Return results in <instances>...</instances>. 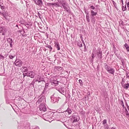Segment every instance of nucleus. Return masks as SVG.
<instances>
[{
	"instance_id": "obj_1",
	"label": "nucleus",
	"mask_w": 129,
	"mask_h": 129,
	"mask_svg": "<svg viewBox=\"0 0 129 129\" xmlns=\"http://www.w3.org/2000/svg\"><path fill=\"white\" fill-rule=\"evenodd\" d=\"M60 4L62 5V7L63 8L64 11L68 13H70V8L68 6V4L63 0L61 1Z\"/></svg>"
},
{
	"instance_id": "obj_2",
	"label": "nucleus",
	"mask_w": 129,
	"mask_h": 129,
	"mask_svg": "<svg viewBox=\"0 0 129 129\" xmlns=\"http://www.w3.org/2000/svg\"><path fill=\"white\" fill-rule=\"evenodd\" d=\"M105 69L107 71L108 73L112 75H114L115 72L114 69L108 66L106 63L105 64Z\"/></svg>"
},
{
	"instance_id": "obj_3",
	"label": "nucleus",
	"mask_w": 129,
	"mask_h": 129,
	"mask_svg": "<svg viewBox=\"0 0 129 129\" xmlns=\"http://www.w3.org/2000/svg\"><path fill=\"white\" fill-rule=\"evenodd\" d=\"M71 119L73 122L78 121L80 119V117L78 114L76 113L73 114Z\"/></svg>"
},
{
	"instance_id": "obj_4",
	"label": "nucleus",
	"mask_w": 129,
	"mask_h": 129,
	"mask_svg": "<svg viewBox=\"0 0 129 129\" xmlns=\"http://www.w3.org/2000/svg\"><path fill=\"white\" fill-rule=\"evenodd\" d=\"M55 94H54L51 97L52 102L53 103H58L59 101V99H60L58 97H56L55 96Z\"/></svg>"
},
{
	"instance_id": "obj_5",
	"label": "nucleus",
	"mask_w": 129,
	"mask_h": 129,
	"mask_svg": "<svg viewBox=\"0 0 129 129\" xmlns=\"http://www.w3.org/2000/svg\"><path fill=\"white\" fill-rule=\"evenodd\" d=\"M95 54L97 55L98 58L101 59L102 58V52L101 48H99L96 51Z\"/></svg>"
},
{
	"instance_id": "obj_6",
	"label": "nucleus",
	"mask_w": 129,
	"mask_h": 129,
	"mask_svg": "<svg viewBox=\"0 0 129 129\" xmlns=\"http://www.w3.org/2000/svg\"><path fill=\"white\" fill-rule=\"evenodd\" d=\"M51 84L53 86H56L58 85L59 82L54 79L53 78H51L50 80Z\"/></svg>"
},
{
	"instance_id": "obj_7",
	"label": "nucleus",
	"mask_w": 129,
	"mask_h": 129,
	"mask_svg": "<svg viewBox=\"0 0 129 129\" xmlns=\"http://www.w3.org/2000/svg\"><path fill=\"white\" fill-rule=\"evenodd\" d=\"M39 109L42 112H45L46 111V108L44 104H41L39 106Z\"/></svg>"
},
{
	"instance_id": "obj_8",
	"label": "nucleus",
	"mask_w": 129,
	"mask_h": 129,
	"mask_svg": "<svg viewBox=\"0 0 129 129\" xmlns=\"http://www.w3.org/2000/svg\"><path fill=\"white\" fill-rule=\"evenodd\" d=\"M26 76L29 77L31 78H33L35 75V73L33 71L28 72L25 73Z\"/></svg>"
},
{
	"instance_id": "obj_9",
	"label": "nucleus",
	"mask_w": 129,
	"mask_h": 129,
	"mask_svg": "<svg viewBox=\"0 0 129 129\" xmlns=\"http://www.w3.org/2000/svg\"><path fill=\"white\" fill-rule=\"evenodd\" d=\"M7 32V29L3 26L0 27V33H2V35H5Z\"/></svg>"
},
{
	"instance_id": "obj_10",
	"label": "nucleus",
	"mask_w": 129,
	"mask_h": 129,
	"mask_svg": "<svg viewBox=\"0 0 129 129\" xmlns=\"http://www.w3.org/2000/svg\"><path fill=\"white\" fill-rule=\"evenodd\" d=\"M60 93L62 94H64V92L66 90L63 87H60L58 89L57 88L56 89Z\"/></svg>"
},
{
	"instance_id": "obj_11",
	"label": "nucleus",
	"mask_w": 129,
	"mask_h": 129,
	"mask_svg": "<svg viewBox=\"0 0 129 129\" xmlns=\"http://www.w3.org/2000/svg\"><path fill=\"white\" fill-rule=\"evenodd\" d=\"M15 65L18 66L20 67L21 66L22 62L20 60H17L15 62Z\"/></svg>"
},
{
	"instance_id": "obj_12",
	"label": "nucleus",
	"mask_w": 129,
	"mask_h": 129,
	"mask_svg": "<svg viewBox=\"0 0 129 129\" xmlns=\"http://www.w3.org/2000/svg\"><path fill=\"white\" fill-rule=\"evenodd\" d=\"M34 1L35 4L39 6H42L43 4L42 0H38L37 1L36 0Z\"/></svg>"
},
{
	"instance_id": "obj_13",
	"label": "nucleus",
	"mask_w": 129,
	"mask_h": 129,
	"mask_svg": "<svg viewBox=\"0 0 129 129\" xmlns=\"http://www.w3.org/2000/svg\"><path fill=\"white\" fill-rule=\"evenodd\" d=\"M54 47L57 49L59 50H60V48L59 43L58 42H54Z\"/></svg>"
},
{
	"instance_id": "obj_14",
	"label": "nucleus",
	"mask_w": 129,
	"mask_h": 129,
	"mask_svg": "<svg viewBox=\"0 0 129 129\" xmlns=\"http://www.w3.org/2000/svg\"><path fill=\"white\" fill-rule=\"evenodd\" d=\"M97 14L96 12L94 11L93 10H91L90 11V17H93L95 16Z\"/></svg>"
},
{
	"instance_id": "obj_15",
	"label": "nucleus",
	"mask_w": 129,
	"mask_h": 129,
	"mask_svg": "<svg viewBox=\"0 0 129 129\" xmlns=\"http://www.w3.org/2000/svg\"><path fill=\"white\" fill-rule=\"evenodd\" d=\"M73 110L68 107L67 109L65 111V112H67L69 114H71Z\"/></svg>"
},
{
	"instance_id": "obj_16",
	"label": "nucleus",
	"mask_w": 129,
	"mask_h": 129,
	"mask_svg": "<svg viewBox=\"0 0 129 129\" xmlns=\"http://www.w3.org/2000/svg\"><path fill=\"white\" fill-rule=\"evenodd\" d=\"M7 41L10 44V47H12V44L13 43L12 39L11 38H9L7 39Z\"/></svg>"
},
{
	"instance_id": "obj_17",
	"label": "nucleus",
	"mask_w": 129,
	"mask_h": 129,
	"mask_svg": "<svg viewBox=\"0 0 129 129\" xmlns=\"http://www.w3.org/2000/svg\"><path fill=\"white\" fill-rule=\"evenodd\" d=\"M60 2H61V1L60 2H59V3H53V4H54V5H55L57 6H56V7H60L61 8H62V5H61V4H60Z\"/></svg>"
},
{
	"instance_id": "obj_18",
	"label": "nucleus",
	"mask_w": 129,
	"mask_h": 129,
	"mask_svg": "<svg viewBox=\"0 0 129 129\" xmlns=\"http://www.w3.org/2000/svg\"><path fill=\"white\" fill-rule=\"evenodd\" d=\"M86 20L88 22H89L90 21V20L89 19V14L88 13H86Z\"/></svg>"
},
{
	"instance_id": "obj_19",
	"label": "nucleus",
	"mask_w": 129,
	"mask_h": 129,
	"mask_svg": "<svg viewBox=\"0 0 129 129\" xmlns=\"http://www.w3.org/2000/svg\"><path fill=\"white\" fill-rule=\"evenodd\" d=\"M91 21L93 24H95V19L94 16L90 17Z\"/></svg>"
},
{
	"instance_id": "obj_20",
	"label": "nucleus",
	"mask_w": 129,
	"mask_h": 129,
	"mask_svg": "<svg viewBox=\"0 0 129 129\" xmlns=\"http://www.w3.org/2000/svg\"><path fill=\"white\" fill-rule=\"evenodd\" d=\"M42 81V80L41 79V76L38 75L36 81H38L39 82H40Z\"/></svg>"
},
{
	"instance_id": "obj_21",
	"label": "nucleus",
	"mask_w": 129,
	"mask_h": 129,
	"mask_svg": "<svg viewBox=\"0 0 129 129\" xmlns=\"http://www.w3.org/2000/svg\"><path fill=\"white\" fill-rule=\"evenodd\" d=\"M43 100V98H40L38 101L36 103L37 104H38L40 103L41 102H42Z\"/></svg>"
},
{
	"instance_id": "obj_22",
	"label": "nucleus",
	"mask_w": 129,
	"mask_h": 129,
	"mask_svg": "<svg viewBox=\"0 0 129 129\" xmlns=\"http://www.w3.org/2000/svg\"><path fill=\"white\" fill-rule=\"evenodd\" d=\"M129 87V83H127L124 84L123 86V88L125 89H127Z\"/></svg>"
},
{
	"instance_id": "obj_23",
	"label": "nucleus",
	"mask_w": 129,
	"mask_h": 129,
	"mask_svg": "<svg viewBox=\"0 0 129 129\" xmlns=\"http://www.w3.org/2000/svg\"><path fill=\"white\" fill-rule=\"evenodd\" d=\"M124 46L126 48V49L127 51H129V47L128 45L126 44L125 43L124 45Z\"/></svg>"
},
{
	"instance_id": "obj_24",
	"label": "nucleus",
	"mask_w": 129,
	"mask_h": 129,
	"mask_svg": "<svg viewBox=\"0 0 129 129\" xmlns=\"http://www.w3.org/2000/svg\"><path fill=\"white\" fill-rule=\"evenodd\" d=\"M77 45L80 47H81L82 46V43L80 41H78L77 43Z\"/></svg>"
},
{
	"instance_id": "obj_25",
	"label": "nucleus",
	"mask_w": 129,
	"mask_h": 129,
	"mask_svg": "<svg viewBox=\"0 0 129 129\" xmlns=\"http://www.w3.org/2000/svg\"><path fill=\"white\" fill-rule=\"evenodd\" d=\"M46 47L49 48L50 49V51H51L52 50V48L51 47V46L48 45V44H47L46 45Z\"/></svg>"
},
{
	"instance_id": "obj_26",
	"label": "nucleus",
	"mask_w": 129,
	"mask_h": 129,
	"mask_svg": "<svg viewBox=\"0 0 129 129\" xmlns=\"http://www.w3.org/2000/svg\"><path fill=\"white\" fill-rule=\"evenodd\" d=\"M54 5V4H53V3H47V5L50 7H51V6H53V5Z\"/></svg>"
},
{
	"instance_id": "obj_27",
	"label": "nucleus",
	"mask_w": 129,
	"mask_h": 129,
	"mask_svg": "<svg viewBox=\"0 0 129 129\" xmlns=\"http://www.w3.org/2000/svg\"><path fill=\"white\" fill-rule=\"evenodd\" d=\"M15 56V55L14 54L13 55H9V57L11 59H12L14 58Z\"/></svg>"
},
{
	"instance_id": "obj_28",
	"label": "nucleus",
	"mask_w": 129,
	"mask_h": 129,
	"mask_svg": "<svg viewBox=\"0 0 129 129\" xmlns=\"http://www.w3.org/2000/svg\"><path fill=\"white\" fill-rule=\"evenodd\" d=\"M84 46V52H86L87 51V48L88 47H86L85 44H83Z\"/></svg>"
},
{
	"instance_id": "obj_29",
	"label": "nucleus",
	"mask_w": 129,
	"mask_h": 129,
	"mask_svg": "<svg viewBox=\"0 0 129 129\" xmlns=\"http://www.w3.org/2000/svg\"><path fill=\"white\" fill-rule=\"evenodd\" d=\"M56 68L59 71H60L62 69V67H56Z\"/></svg>"
},
{
	"instance_id": "obj_30",
	"label": "nucleus",
	"mask_w": 129,
	"mask_h": 129,
	"mask_svg": "<svg viewBox=\"0 0 129 129\" xmlns=\"http://www.w3.org/2000/svg\"><path fill=\"white\" fill-rule=\"evenodd\" d=\"M89 6L90 8L91 9L94 10L95 9V7L92 5H89Z\"/></svg>"
},
{
	"instance_id": "obj_31",
	"label": "nucleus",
	"mask_w": 129,
	"mask_h": 129,
	"mask_svg": "<svg viewBox=\"0 0 129 129\" xmlns=\"http://www.w3.org/2000/svg\"><path fill=\"white\" fill-rule=\"evenodd\" d=\"M49 85V84L48 83H46L45 87L44 88V90H45L46 88L48 87Z\"/></svg>"
},
{
	"instance_id": "obj_32",
	"label": "nucleus",
	"mask_w": 129,
	"mask_h": 129,
	"mask_svg": "<svg viewBox=\"0 0 129 129\" xmlns=\"http://www.w3.org/2000/svg\"><path fill=\"white\" fill-rule=\"evenodd\" d=\"M23 71L24 72H27L28 71V70L27 68L26 67H24L23 69Z\"/></svg>"
},
{
	"instance_id": "obj_33",
	"label": "nucleus",
	"mask_w": 129,
	"mask_h": 129,
	"mask_svg": "<svg viewBox=\"0 0 129 129\" xmlns=\"http://www.w3.org/2000/svg\"><path fill=\"white\" fill-rule=\"evenodd\" d=\"M113 4L114 6V7H115V8L117 9V5H116V3L114 2L113 1Z\"/></svg>"
},
{
	"instance_id": "obj_34",
	"label": "nucleus",
	"mask_w": 129,
	"mask_h": 129,
	"mask_svg": "<svg viewBox=\"0 0 129 129\" xmlns=\"http://www.w3.org/2000/svg\"><path fill=\"white\" fill-rule=\"evenodd\" d=\"M126 4L125 6L124 7L123 6H122V10L123 11H125L126 9Z\"/></svg>"
},
{
	"instance_id": "obj_35",
	"label": "nucleus",
	"mask_w": 129,
	"mask_h": 129,
	"mask_svg": "<svg viewBox=\"0 0 129 129\" xmlns=\"http://www.w3.org/2000/svg\"><path fill=\"white\" fill-rule=\"evenodd\" d=\"M107 123V120L106 119H104L103 121V124L104 125H105Z\"/></svg>"
},
{
	"instance_id": "obj_36",
	"label": "nucleus",
	"mask_w": 129,
	"mask_h": 129,
	"mask_svg": "<svg viewBox=\"0 0 129 129\" xmlns=\"http://www.w3.org/2000/svg\"><path fill=\"white\" fill-rule=\"evenodd\" d=\"M79 83L80 84V85L82 86L83 85V84H82V82L81 80L80 79L79 80Z\"/></svg>"
},
{
	"instance_id": "obj_37",
	"label": "nucleus",
	"mask_w": 129,
	"mask_h": 129,
	"mask_svg": "<svg viewBox=\"0 0 129 129\" xmlns=\"http://www.w3.org/2000/svg\"><path fill=\"white\" fill-rule=\"evenodd\" d=\"M121 62L122 64H122L123 65L124 64V60L122 58H121Z\"/></svg>"
},
{
	"instance_id": "obj_38",
	"label": "nucleus",
	"mask_w": 129,
	"mask_h": 129,
	"mask_svg": "<svg viewBox=\"0 0 129 129\" xmlns=\"http://www.w3.org/2000/svg\"><path fill=\"white\" fill-rule=\"evenodd\" d=\"M104 126L105 128H109V126L107 124L104 125Z\"/></svg>"
},
{
	"instance_id": "obj_39",
	"label": "nucleus",
	"mask_w": 129,
	"mask_h": 129,
	"mask_svg": "<svg viewBox=\"0 0 129 129\" xmlns=\"http://www.w3.org/2000/svg\"><path fill=\"white\" fill-rule=\"evenodd\" d=\"M0 14L1 15H3V16L4 17H5L6 16V13H1V12L0 13Z\"/></svg>"
},
{
	"instance_id": "obj_40",
	"label": "nucleus",
	"mask_w": 129,
	"mask_h": 129,
	"mask_svg": "<svg viewBox=\"0 0 129 129\" xmlns=\"http://www.w3.org/2000/svg\"><path fill=\"white\" fill-rule=\"evenodd\" d=\"M125 112L126 113V115L127 116H129V114L128 112V111L126 110V111Z\"/></svg>"
},
{
	"instance_id": "obj_41",
	"label": "nucleus",
	"mask_w": 129,
	"mask_h": 129,
	"mask_svg": "<svg viewBox=\"0 0 129 129\" xmlns=\"http://www.w3.org/2000/svg\"><path fill=\"white\" fill-rule=\"evenodd\" d=\"M35 81H34V80L31 83L30 85H34L35 83Z\"/></svg>"
},
{
	"instance_id": "obj_42",
	"label": "nucleus",
	"mask_w": 129,
	"mask_h": 129,
	"mask_svg": "<svg viewBox=\"0 0 129 129\" xmlns=\"http://www.w3.org/2000/svg\"><path fill=\"white\" fill-rule=\"evenodd\" d=\"M26 5L27 7H29V5L28 4V3L27 2H26Z\"/></svg>"
},
{
	"instance_id": "obj_43",
	"label": "nucleus",
	"mask_w": 129,
	"mask_h": 129,
	"mask_svg": "<svg viewBox=\"0 0 129 129\" xmlns=\"http://www.w3.org/2000/svg\"><path fill=\"white\" fill-rule=\"evenodd\" d=\"M91 55H92V59H93L95 56H94V54L93 53H92L91 54Z\"/></svg>"
},
{
	"instance_id": "obj_44",
	"label": "nucleus",
	"mask_w": 129,
	"mask_h": 129,
	"mask_svg": "<svg viewBox=\"0 0 129 129\" xmlns=\"http://www.w3.org/2000/svg\"><path fill=\"white\" fill-rule=\"evenodd\" d=\"M38 16H39V18L40 19H41V15L40 13L39 12H38Z\"/></svg>"
},
{
	"instance_id": "obj_45",
	"label": "nucleus",
	"mask_w": 129,
	"mask_h": 129,
	"mask_svg": "<svg viewBox=\"0 0 129 129\" xmlns=\"http://www.w3.org/2000/svg\"><path fill=\"white\" fill-rule=\"evenodd\" d=\"M25 25L26 26L27 28H28L29 27V25L28 24H25Z\"/></svg>"
},
{
	"instance_id": "obj_46",
	"label": "nucleus",
	"mask_w": 129,
	"mask_h": 129,
	"mask_svg": "<svg viewBox=\"0 0 129 129\" xmlns=\"http://www.w3.org/2000/svg\"><path fill=\"white\" fill-rule=\"evenodd\" d=\"M127 6L128 8H129V2H128L127 4Z\"/></svg>"
},
{
	"instance_id": "obj_47",
	"label": "nucleus",
	"mask_w": 129,
	"mask_h": 129,
	"mask_svg": "<svg viewBox=\"0 0 129 129\" xmlns=\"http://www.w3.org/2000/svg\"><path fill=\"white\" fill-rule=\"evenodd\" d=\"M122 82H124V79L123 78L122 81Z\"/></svg>"
},
{
	"instance_id": "obj_48",
	"label": "nucleus",
	"mask_w": 129,
	"mask_h": 129,
	"mask_svg": "<svg viewBox=\"0 0 129 129\" xmlns=\"http://www.w3.org/2000/svg\"><path fill=\"white\" fill-rule=\"evenodd\" d=\"M122 4L123 5V0H121Z\"/></svg>"
},
{
	"instance_id": "obj_49",
	"label": "nucleus",
	"mask_w": 129,
	"mask_h": 129,
	"mask_svg": "<svg viewBox=\"0 0 129 129\" xmlns=\"http://www.w3.org/2000/svg\"><path fill=\"white\" fill-rule=\"evenodd\" d=\"M46 90V89L45 90H44H44L43 91L42 93H45V90Z\"/></svg>"
},
{
	"instance_id": "obj_50",
	"label": "nucleus",
	"mask_w": 129,
	"mask_h": 129,
	"mask_svg": "<svg viewBox=\"0 0 129 129\" xmlns=\"http://www.w3.org/2000/svg\"><path fill=\"white\" fill-rule=\"evenodd\" d=\"M1 8L2 9H4V6H2L1 7Z\"/></svg>"
},
{
	"instance_id": "obj_51",
	"label": "nucleus",
	"mask_w": 129,
	"mask_h": 129,
	"mask_svg": "<svg viewBox=\"0 0 129 129\" xmlns=\"http://www.w3.org/2000/svg\"><path fill=\"white\" fill-rule=\"evenodd\" d=\"M82 41L83 44H84L85 43H84V41L83 40H82Z\"/></svg>"
},
{
	"instance_id": "obj_52",
	"label": "nucleus",
	"mask_w": 129,
	"mask_h": 129,
	"mask_svg": "<svg viewBox=\"0 0 129 129\" xmlns=\"http://www.w3.org/2000/svg\"><path fill=\"white\" fill-rule=\"evenodd\" d=\"M122 104H121V105L122 106H123V107L124 108V105H123V102H122Z\"/></svg>"
},
{
	"instance_id": "obj_53",
	"label": "nucleus",
	"mask_w": 129,
	"mask_h": 129,
	"mask_svg": "<svg viewBox=\"0 0 129 129\" xmlns=\"http://www.w3.org/2000/svg\"><path fill=\"white\" fill-rule=\"evenodd\" d=\"M111 129H116L115 128L112 127Z\"/></svg>"
},
{
	"instance_id": "obj_54",
	"label": "nucleus",
	"mask_w": 129,
	"mask_h": 129,
	"mask_svg": "<svg viewBox=\"0 0 129 129\" xmlns=\"http://www.w3.org/2000/svg\"><path fill=\"white\" fill-rule=\"evenodd\" d=\"M16 26L17 27H18V25H17Z\"/></svg>"
},
{
	"instance_id": "obj_55",
	"label": "nucleus",
	"mask_w": 129,
	"mask_h": 129,
	"mask_svg": "<svg viewBox=\"0 0 129 129\" xmlns=\"http://www.w3.org/2000/svg\"><path fill=\"white\" fill-rule=\"evenodd\" d=\"M128 10H129V8H128Z\"/></svg>"
}]
</instances>
